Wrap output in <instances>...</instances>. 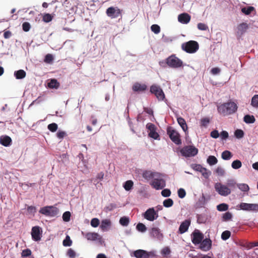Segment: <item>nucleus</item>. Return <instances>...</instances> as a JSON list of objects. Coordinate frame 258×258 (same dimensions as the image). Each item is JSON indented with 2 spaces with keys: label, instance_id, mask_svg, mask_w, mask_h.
<instances>
[{
  "label": "nucleus",
  "instance_id": "obj_1",
  "mask_svg": "<svg viewBox=\"0 0 258 258\" xmlns=\"http://www.w3.org/2000/svg\"><path fill=\"white\" fill-rule=\"evenodd\" d=\"M237 108L238 106L235 103L230 101L218 106L217 110L220 114L226 116L234 113Z\"/></svg>",
  "mask_w": 258,
  "mask_h": 258
},
{
  "label": "nucleus",
  "instance_id": "obj_2",
  "mask_svg": "<svg viewBox=\"0 0 258 258\" xmlns=\"http://www.w3.org/2000/svg\"><path fill=\"white\" fill-rule=\"evenodd\" d=\"M166 62L168 66L172 68H178L182 66L183 62L179 58L173 54L169 56L166 59Z\"/></svg>",
  "mask_w": 258,
  "mask_h": 258
},
{
  "label": "nucleus",
  "instance_id": "obj_3",
  "mask_svg": "<svg viewBox=\"0 0 258 258\" xmlns=\"http://www.w3.org/2000/svg\"><path fill=\"white\" fill-rule=\"evenodd\" d=\"M167 133L171 140L176 145H180L181 140L179 134L172 127H168L167 130Z\"/></svg>",
  "mask_w": 258,
  "mask_h": 258
},
{
  "label": "nucleus",
  "instance_id": "obj_4",
  "mask_svg": "<svg viewBox=\"0 0 258 258\" xmlns=\"http://www.w3.org/2000/svg\"><path fill=\"white\" fill-rule=\"evenodd\" d=\"M39 212L46 216L54 217L59 212L57 208L53 206H46L40 209Z\"/></svg>",
  "mask_w": 258,
  "mask_h": 258
},
{
  "label": "nucleus",
  "instance_id": "obj_5",
  "mask_svg": "<svg viewBox=\"0 0 258 258\" xmlns=\"http://www.w3.org/2000/svg\"><path fill=\"white\" fill-rule=\"evenodd\" d=\"M182 48L186 52L192 53L196 52L199 49V44L197 42L191 40L182 44Z\"/></svg>",
  "mask_w": 258,
  "mask_h": 258
},
{
  "label": "nucleus",
  "instance_id": "obj_6",
  "mask_svg": "<svg viewBox=\"0 0 258 258\" xmlns=\"http://www.w3.org/2000/svg\"><path fill=\"white\" fill-rule=\"evenodd\" d=\"M180 153L184 157H192L198 153V149L193 146H186L181 149Z\"/></svg>",
  "mask_w": 258,
  "mask_h": 258
},
{
  "label": "nucleus",
  "instance_id": "obj_7",
  "mask_svg": "<svg viewBox=\"0 0 258 258\" xmlns=\"http://www.w3.org/2000/svg\"><path fill=\"white\" fill-rule=\"evenodd\" d=\"M150 92L154 94L159 101H162L165 98V94L160 86L153 85L150 87Z\"/></svg>",
  "mask_w": 258,
  "mask_h": 258
},
{
  "label": "nucleus",
  "instance_id": "obj_8",
  "mask_svg": "<svg viewBox=\"0 0 258 258\" xmlns=\"http://www.w3.org/2000/svg\"><path fill=\"white\" fill-rule=\"evenodd\" d=\"M215 188L216 191L222 196H227L231 193L230 189L227 186L221 183H216L215 185Z\"/></svg>",
  "mask_w": 258,
  "mask_h": 258
},
{
  "label": "nucleus",
  "instance_id": "obj_9",
  "mask_svg": "<svg viewBox=\"0 0 258 258\" xmlns=\"http://www.w3.org/2000/svg\"><path fill=\"white\" fill-rule=\"evenodd\" d=\"M106 14L111 19L117 18L121 16V10L118 7H110L106 10Z\"/></svg>",
  "mask_w": 258,
  "mask_h": 258
},
{
  "label": "nucleus",
  "instance_id": "obj_10",
  "mask_svg": "<svg viewBox=\"0 0 258 258\" xmlns=\"http://www.w3.org/2000/svg\"><path fill=\"white\" fill-rule=\"evenodd\" d=\"M144 218L150 221H153L158 217V214L154 208L148 209L143 214Z\"/></svg>",
  "mask_w": 258,
  "mask_h": 258
},
{
  "label": "nucleus",
  "instance_id": "obj_11",
  "mask_svg": "<svg viewBox=\"0 0 258 258\" xmlns=\"http://www.w3.org/2000/svg\"><path fill=\"white\" fill-rule=\"evenodd\" d=\"M150 236L158 240H162L163 238V234L160 229L158 227H153L150 230Z\"/></svg>",
  "mask_w": 258,
  "mask_h": 258
},
{
  "label": "nucleus",
  "instance_id": "obj_12",
  "mask_svg": "<svg viewBox=\"0 0 258 258\" xmlns=\"http://www.w3.org/2000/svg\"><path fill=\"white\" fill-rule=\"evenodd\" d=\"M192 168L194 170L200 172L206 178H208L211 175V172L209 171L207 168L203 167L200 164H193L192 165Z\"/></svg>",
  "mask_w": 258,
  "mask_h": 258
},
{
  "label": "nucleus",
  "instance_id": "obj_13",
  "mask_svg": "<svg viewBox=\"0 0 258 258\" xmlns=\"http://www.w3.org/2000/svg\"><path fill=\"white\" fill-rule=\"evenodd\" d=\"M151 185L157 190L163 189L166 186V181L164 178L153 180L150 183Z\"/></svg>",
  "mask_w": 258,
  "mask_h": 258
},
{
  "label": "nucleus",
  "instance_id": "obj_14",
  "mask_svg": "<svg viewBox=\"0 0 258 258\" xmlns=\"http://www.w3.org/2000/svg\"><path fill=\"white\" fill-rule=\"evenodd\" d=\"M147 128L150 131L149 137L155 140H157L159 138V134L156 131L155 125L152 123H148L146 125Z\"/></svg>",
  "mask_w": 258,
  "mask_h": 258
},
{
  "label": "nucleus",
  "instance_id": "obj_15",
  "mask_svg": "<svg viewBox=\"0 0 258 258\" xmlns=\"http://www.w3.org/2000/svg\"><path fill=\"white\" fill-rule=\"evenodd\" d=\"M241 210L244 211H258V204L241 203L239 205Z\"/></svg>",
  "mask_w": 258,
  "mask_h": 258
},
{
  "label": "nucleus",
  "instance_id": "obj_16",
  "mask_svg": "<svg viewBox=\"0 0 258 258\" xmlns=\"http://www.w3.org/2000/svg\"><path fill=\"white\" fill-rule=\"evenodd\" d=\"M192 242L195 244H200L204 239V235L200 232L199 230H195L191 234Z\"/></svg>",
  "mask_w": 258,
  "mask_h": 258
},
{
  "label": "nucleus",
  "instance_id": "obj_17",
  "mask_svg": "<svg viewBox=\"0 0 258 258\" xmlns=\"http://www.w3.org/2000/svg\"><path fill=\"white\" fill-rule=\"evenodd\" d=\"M200 244V248L203 251H206L211 248L212 241L209 238H206L205 239H203Z\"/></svg>",
  "mask_w": 258,
  "mask_h": 258
},
{
  "label": "nucleus",
  "instance_id": "obj_18",
  "mask_svg": "<svg viewBox=\"0 0 258 258\" xmlns=\"http://www.w3.org/2000/svg\"><path fill=\"white\" fill-rule=\"evenodd\" d=\"M31 235L34 241H38L41 239V233L39 226H34L32 228Z\"/></svg>",
  "mask_w": 258,
  "mask_h": 258
},
{
  "label": "nucleus",
  "instance_id": "obj_19",
  "mask_svg": "<svg viewBox=\"0 0 258 258\" xmlns=\"http://www.w3.org/2000/svg\"><path fill=\"white\" fill-rule=\"evenodd\" d=\"M191 221L190 219H186L183 221L179 226L178 232L180 234H183L186 232L190 225Z\"/></svg>",
  "mask_w": 258,
  "mask_h": 258
},
{
  "label": "nucleus",
  "instance_id": "obj_20",
  "mask_svg": "<svg viewBox=\"0 0 258 258\" xmlns=\"http://www.w3.org/2000/svg\"><path fill=\"white\" fill-rule=\"evenodd\" d=\"M191 17L187 13H182L178 15V21L182 23L186 24L188 23L190 20Z\"/></svg>",
  "mask_w": 258,
  "mask_h": 258
},
{
  "label": "nucleus",
  "instance_id": "obj_21",
  "mask_svg": "<svg viewBox=\"0 0 258 258\" xmlns=\"http://www.w3.org/2000/svg\"><path fill=\"white\" fill-rule=\"evenodd\" d=\"M134 256L137 258H149L150 253L146 250L138 249L134 251Z\"/></svg>",
  "mask_w": 258,
  "mask_h": 258
},
{
  "label": "nucleus",
  "instance_id": "obj_22",
  "mask_svg": "<svg viewBox=\"0 0 258 258\" xmlns=\"http://www.w3.org/2000/svg\"><path fill=\"white\" fill-rule=\"evenodd\" d=\"M12 143L11 138L8 136H2L0 137V143L5 146H9Z\"/></svg>",
  "mask_w": 258,
  "mask_h": 258
},
{
  "label": "nucleus",
  "instance_id": "obj_23",
  "mask_svg": "<svg viewBox=\"0 0 258 258\" xmlns=\"http://www.w3.org/2000/svg\"><path fill=\"white\" fill-rule=\"evenodd\" d=\"M132 89L135 92H143L147 89V86L145 84L136 83L133 86Z\"/></svg>",
  "mask_w": 258,
  "mask_h": 258
},
{
  "label": "nucleus",
  "instance_id": "obj_24",
  "mask_svg": "<svg viewBox=\"0 0 258 258\" xmlns=\"http://www.w3.org/2000/svg\"><path fill=\"white\" fill-rule=\"evenodd\" d=\"M59 85V83L54 79H51L47 84L48 87L51 89H57Z\"/></svg>",
  "mask_w": 258,
  "mask_h": 258
},
{
  "label": "nucleus",
  "instance_id": "obj_25",
  "mask_svg": "<svg viewBox=\"0 0 258 258\" xmlns=\"http://www.w3.org/2000/svg\"><path fill=\"white\" fill-rule=\"evenodd\" d=\"M177 120L178 123L181 126L183 131L184 132H186L187 130L188 127L185 119L181 117H179L177 118Z\"/></svg>",
  "mask_w": 258,
  "mask_h": 258
},
{
  "label": "nucleus",
  "instance_id": "obj_26",
  "mask_svg": "<svg viewBox=\"0 0 258 258\" xmlns=\"http://www.w3.org/2000/svg\"><path fill=\"white\" fill-rule=\"evenodd\" d=\"M14 76L17 79H22L26 77V73L24 70H19L15 72Z\"/></svg>",
  "mask_w": 258,
  "mask_h": 258
},
{
  "label": "nucleus",
  "instance_id": "obj_27",
  "mask_svg": "<svg viewBox=\"0 0 258 258\" xmlns=\"http://www.w3.org/2000/svg\"><path fill=\"white\" fill-rule=\"evenodd\" d=\"M248 28V25L246 23H242L240 24L238 27V32L241 34L244 33Z\"/></svg>",
  "mask_w": 258,
  "mask_h": 258
},
{
  "label": "nucleus",
  "instance_id": "obj_28",
  "mask_svg": "<svg viewBox=\"0 0 258 258\" xmlns=\"http://www.w3.org/2000/svg\"><path fill=\"white\" fill-rule=\"evenodd\" d=\"M243 121L246 123H253L255 122V119L252 115H245L243 117Z\"/></svg>",
  "mask_w": 258,
  "mask_h": 258
},
{
  "label": "nucleus",
  "instance_id": "obj_29",
  "mask_svg": "<svg viewBox=\"0 0 258 258\" xmlns=\"http://www.w3.org/2000/svg\"><path fill=\"white\" fill-rule=\"evenodd\" d=\"M111 222L109 220L105 219L103 220L101 222L100 228L103 230L106 231L108 229V228L110 226Z\"/></svg>",
  "mask_w": 258,
  "mask_h": 258
},
{
  "label": "nucleus",
  "instance_id": "obj_30",
  "mask_svg": "<svg viewBox=\"0 0 258 258\" xmlns=\"http://www.w3.org/2000/svg\"><path fill=\"white\" fill-rule=\"evenodd\" d=\"M98 234L95 232H88L85 234V237L88 240H95L97 239Z\"/></svg>",
  "mask_w": 258,
  "mask_h": 258
},
{
  "label": "nucleus",
  "instance_id": "obj_31",
  "mask_svg": "<svg viewBox=\"0 0 258 258\" xmlns=\"http://www.w3.org/2000/svg\"><path fill=\"white\" fill-rule=\"evenodd\" d=\"M154 172L150 170H146L143 173V177L148 180L153 179Z\"/></svg>",
  "mask_w": 258,
  "mask_h": 258
},
{
  "label": "nucleus",
  "instance_id": "obj_32",
  "mask_svg": "<svg viewBox=\"0 0 258 258\" xmlns=\"http://www.w3.org/2000/svg\"><path fill=\"white\" fill-rule=\"evenodd\" d=\"M232 156V154L231 152L228 150L223 151L221 154V157L223 160H229Z\"/></svg>",
  "mask_w": 258,
  "mask_h": 258
},
{
  "label": "nucleus",
  "instance_id": "obj_33",
  "mask_svg": "<svg viewBox=\"0 0 258 258\" xmlns=\"http://www.w3.org/2000/svg\"><path fill=\"white\" fill-rule=\"evenodd\" d=\"M207 163L211 166L215 165L218 162L217 159L214 156H209L207 160Z\"/></svg>",
  "mask_w": 258,
  "mask_h": 258
},
{
  "label": "nucleus",
  "instance_id": "obj_34",
  "mask_svg": "<svg viewBox=\"0 0 258 258\" xmlns=\"http://www.w3.org/2000/svg\"><path fill=\"white\" fill-rule=\"evenodd\" d=\"M254 10V8L253 7L249 6L247 8L244 7L242 8L241 12L245 15H248Z\"/></svg>",
  "mask_w": 258,
  "mask_h": 258
},
{
  "label": "nucleus",
  "instance_id": "obj_35",
  "mask_svg": "<svg viewBox=\"0 0 258 258\" xmlns=\"http://www.w3.org/2000/svg\"><path fill=\"white\" fill-rule=\"evenodd\" d=\"M133 185V181L132 180H129L125 182L123 185V187L126 190L128 191L132 188Z\"/></svg>",
  "mask_w": 258,
  "mask_h": 258
},
{
  "label": "nucleus",
  "instance_id": "obj_36",
  "mask_svg": "<svg viewBox=\"0 0 258 258\" xmlns=\"http://www.w3.org/2000/svg\"><path fill=\"white\" fill-rule=\"evenodd\" d=\"M231 166L234 169H238L242 166V163L240 160H236L232 162Z\"/></svg>",
  "mask_w": 258,
  "mask_h": 258
},
{
  "label": "nucleus",
  "instance_id": "obj_37",
  "mask_svg": "<svg viewBox=\"0 0 258 258\" xmlns=\"http://www.w3.org/2000/svg\"><path fill=\"white\" fill-rule=\"evenodd\" d=\"M130 219L127 217H122L119 220V223L123 226H126L128 225Z\"/></svg>",
  "mask_w": 258,
  "mask_h": 258
},
{
  "label": "nucleus",
  "instance_id": "obj_38",
  "mask_svg": "<svg viewBox=\"0 0 258 258\" xmlns=\"http://www.w3.org/2000/svg\"><path fill=\"white\" fill-rule=\"evenodd\" d=\"M251 105L255 108H258V95H254L251 98Z\"/></svg>",
  "mask_w": 258,
  "mask_h": 258
},
{
  "label": "nucleus",
  "instance_id": "obj_39",
  "mask_svg": "<svg viewBox=\"0 0 258 258\" xmlns=\"http://www.w3.org/2000/svg\"><path fill=\"white\" fill-rule=\"evenodd\" d=\"M163 204L165 207L169 208L173 206V201L171 199H167L163 201Z\"/></svg>",
  "mask_w": 258,
  "mask_h": 258
},
{
  "label": "nucleus",
  "instance_id": "obj_40",
  "mask_svg": "<svg viewBox=\"0 0 258 258\" xmlns=\"http://www.w3.org/2000/svg\"><path fill=\"white\" fill-rule=\"evenodd\" d=\"M228 209V206L225 203L220 204L217 206V209L219 211H225Z\"/></svg>",
  "mask_w": 258,
  "mask_h": 258
},
{
  "label": "nucleus",
  "instance_id": "obj_41",
  "mask_svg": "<svg viewBox=\"0 0 258 258\" xmlns=\"http://www.w3.org/2000/svg\"><path fill=\"white\" fill-rule=\"evenodd\" d=\"M136 228L139 231L141 232H144L147 230V227L142 223H138L136 226Z\"/></svg>",
  "mask_w": 258,
  "mask_h": 258
},
{
  "label": "nucleus",
  "instance_id": "obj_42",
  "mask_svg": "<svg viewBox=\"0 0 258 258\" xmlns=\"http://www.w3.org/2000/svg\"><path fill=\"white\" fill-rule=\"evenodd\" d=\"M237 187L242 191H248L249 189L248 185L245 183L238 184Z\"/></svg>",
  "mask_w": 258,
  "mask_h": 258
},
{
  "label": "nucleus",
  "instance_id": "obj_43",
  "mask_svg": "<svg viewBox=\"0 0 258 258\" xmlns=\"http://www.w3.org/2000/svg\"><path fill=\"white\" fill-rule=\"evenodd\" d=\"M151 29L152 32L156 34L159 33L161 30L160 26L157 24L152 25L151 27Z\"/></svg>",
  "mask_w": 258,
  "mask_h": 258
},
{
  "label": "nucleus",
  "instance_id": "obj_44",
  "mask_svg": "<svg viewBox=\"0 0 258 258\" xmlns=\"http://www.w3.org/2000/svg\"><path fill=\"white\" fill-rule=\"evenodd\" d=\"M62 243L64 246H70L72 245V241L69 236L67 235L66 237V238L63 240Z\"/></svg>",
  "mask_w": 258,
  "mask_h": 258
},
{
  "label": "nucleus",
  "instance_id": "obj_45",
  "mask_svg": "<svg viewBox=\"0 0 258 258\" xmlns=\"http://www.w3.org/2000/svg\"><path fill=\"white\" fill-rule=\"evenodd\" d=\"M230 235H231L230 231H229L228 230H226L222 232V233L221 234V238L224 240H226L228 239L230 237Z\"/></svg>",
  "mask_w": 258,
  "mask_h": 258
},
{
  "label": "nucleus",
  "instance_id": "obj_46",
  "mask_svg": "<svg viewBox=\"0 0 258 258\" xmlns=\"http://www.w3.org/2000/svg\"><path fill=\"white\" fill-rule=\"evenodd\" d=\"M165 175L164 174L158 172H154L153 180L160 179V178H164Z\"/></svg>",
  "mask_w": 258,
  "mask_h": 258
},
{
  "label": "nucleus",
  "instance_id": "obj_47",
  "mask_svg": "<svg viewBox=\"0 0 258 258\" xmlns=\"http://www.w3.org/2000/svg\"><path fill=\"white\" fill-rule=\"evenodd\" d=\"M47 128L51 132H55V131H56L57 128H58V126L56 123H52L48 124Z\"/></svg>",
  "mask_w": 258,
  "mask_h": 258
},
{
  "label": "nucleus",
  "instance_id": "obj_48",
  "mask_svg": "<svg viewBox=\"0 0 258 258\" xmlns=\"http://www.w3.org/2000/svg\"><path fill=\"white\" fill-rule=\"evenodd\" d=\"M71 213L69 211L65 212L62 215V219L64 222H69L70 220Z\"/></svg>",
  "mask_w": 258,
  "mask_h": 258
},
{
  "label": "nucleus",
  "instance_id": "obj_49",
  "mask_svg": "<svg viewBox=\"0 0 258 258\" xmlns=\"http://www.w3.org/2000/svg\"><path fill=\"white\" fill-rule=\"evenodd\" d=\"M234 135L237 138L240 139L243 137L244 132L241 130L237 129L235 131Z\"/></svg>",
  "mask_w": 258,
  "mask_h": 258
},
{
  "label": "nucleus",
  "instance_id": "obj_50",
  "mask_svg": "<svg viewBox=\"0 0 258 258\" xmlns=\"http://www.w3.org/2000/svg\"><path fill=\"white\" fill-rule=\"evenodd\" d=\"M171 252V250L169 248V247L166 246L164 247L162 250H161V254L162 255L164 256H166L167 255H169Z\"/></svg>",
  "mask_w": 258,
  "mask_h": 258
},
{
  "label": "nucleus",
  "instance_id": "obj_51",
  "mask_svg": "<svg viewBox=\"0 0 258 258\" xmlns=\"http://www.w3.org/2000/svg\"><path fill=\"white\" fill-rule=\"evenodd\" d=\"M215 172L216 173V174H217L219 176H223L224 174H225V170L224 169L221 167H218L216 170H215Z\"/></svg>",
  "mask_w": 258,
  "mask_h": 258
},
{
  "label": "nucleus",
  "instance_id": "obj_52",
  "mask_svg": "<svg viewBox=\"0 0 258 258\" xmlns=\"http://www.w3.org/2000/svg\"><path fill=\"white\" fill-rule=\"evenodd\" d=\"M210 122V119L208 117H205L201 120V126L206 127Z\"/></svg>",
  "mask_w": 258,
  "mask_h": 258
},
{
  "label": "nucleus",
  "instance_id": "obj_53",
  "mask_svg": "<svg viewBox=\"0 0 258 258\" xmlns=\"http://www.w3.org/2000/svg\"><path fill=\"white\" fill-rule=\"evenodd\" d=\"M52 19V17L49 14H45L43 17V21L45 22L48 23Z\"/></svg>",
  "mask_w": 258,
  "mask_h": 258
},
{
  "label": "nucleus",
  "instance_id": "obj_54",
  "mask_svg": "<svg viewBox=\"0 0 258 258\" xmlns=\"http://www.w3.org/2000/svg\"><path fill=\"white\" fill-rule=\"evenodd\" d=\"M171 191L170 189L166 188L161 191V195L164 197H169L171 195Z\"/></svg>",
  "mask_w": 258,
  "mask_h": 258
},
{
  "label": "nucleus",
  "instance_id": "obj_55",
  "mask_svg": "<svg viewBox=\"0 0 258 258\" xmlns=\"http://www.w3.org/2000/svg\"><path fill=\"white\" fill-rule=\"evenodd\" d=\"M53 59V57L52 55L51 54H47L45 56L44 61L46 63H50L52 62Z\"/></svg>",
  "mask_w": 258,
  "mask_h": 258
},
{
  "label": "nucleus",
  "instance_id": "obj_56",
  "mask_svg": "<svg viewBox=\"0 0 258 258\" xmlns=\"http://www.w3.org/2000/svg\"><path fill=\"white\" fill-rule=\"evenodd\" d=\"M67 255L70 258H75L76 256V252L72 248H69L67 251Z\"/></svg>",
  "mask_w": 258,
  "mask_h": 258
},
{
  "label": "nucleus",
  "instance_id": "obj_57",
  "mask_svg": "<svg viewBox=\"0 0 258 258\" xmlns=\"http://www.w3.org/2000/svg\"><path fill=\"white\" fill-rule=\"evenodd\" d=\"M177 193L178 196L181 199L184 198L186 195L185 190L183 188H179L178 190Z\"/></svg>",
  "mask_w": 258,
  "mask_h": 258
},
{
  "label": "nucleus",
  "instance_id": "obj_58",
  "mask_svg": "<svg viewBox=\"0 0 258 258\" xmlns=\"http://www.w3.org/2000/svg\"><path fill=\"white\" fill-rule=\"evenodd\" d=\"M31 253L32 252L31 250L30 249L27 248L23 250L21 254L22 257H27L31 255Z\"/></svg>",
  "mask_w": 258,
  "mask_h": 258
},
{
  "label": "nucleus",
  "instance_id": "obj_59",
  "mask_svg": "<svg viewBox=\"0 0 258 258\" xmlns=\"http://www.w3.org/2000/svg\"><path fill=\"white\" fill-rule=\"evenodd\" d=\"M232 214L229 212H227L223 214V219L224 221H228L232 218Z\"/></svg>",
  "mask_w": 258,
  "mask_h": 258
},
{
  "label": "nucleus",
  "instance_id": "obj_60",
  "mask_svg": "<svg viewBox=\"0 0 258 258\" xmlns=\"http://www.w3.org/2000/svg\"><path fill=\"white\" fill-rule=\"evenodd\" d=\"M99 220L97 218H93L91 221V225L93 227H97L99 225Z\"/></svg>",
  "mask_w": 258,
  "mask_h": 258
},
{
  "label": "nucleus",
  "instance_id": "obj_61",
  "mask_svg": "<svg viewBox=\"0 0 258 258\" xmlns=\"http://www.w3.org/2000/svg\"><path fill=\"white\" fill-rule=\"evenodd\" d=\"M30 24L28 22H24L22 24V28L25 32H28L30 29Z\"/></svg>",
  "mask_w": 258,
  "mask_h": 258
},
{
  "label": "nucleus",
  "instance_id": "obj_62",
  "mask_svg": "<svg viewBox=\"0 0 258 258\" xmlns=\"http://www.w3.org/2000/svg\"><path fill=\"white\" fill-rule=\"evenodd\" d=\"M198 28L200 30H207L208 27L204 23H200L198 24Z\"/></svg>",
  "mask_w": 258,
  "mask_h": 258
},
{
  "label": "nucleus",
  "instance_id": "obj_63",
  "mask_svg": "<svg viewBox=\"0 0 258 258\" xmlns=\"http://www.w3.org/2000/svg\"><path fill=\"white\" fill-rule=\"evenodd\" d=\"M67 136V133L64 131H58L56 134V136L59 139H63Z\"/></svg>",
  "mask_w": 258,
  "mask_h": 258
},
{
  "label": "nucleus",
  "instance_id": "obj_64",
  "mask_svg": "<svg viewBox=\"0 0 258 258\" xmlns=\"http://www.w3.org/2000/svg\"><path fill=\"white\" fill-rule=\"evenodd\" d=\"M211 137L217 139L219 137V134L217 130H214L211 132L210 134Z\"/></svg>",
  "mask_w": 258,
  "mask_h": 258
}]
</instances>
